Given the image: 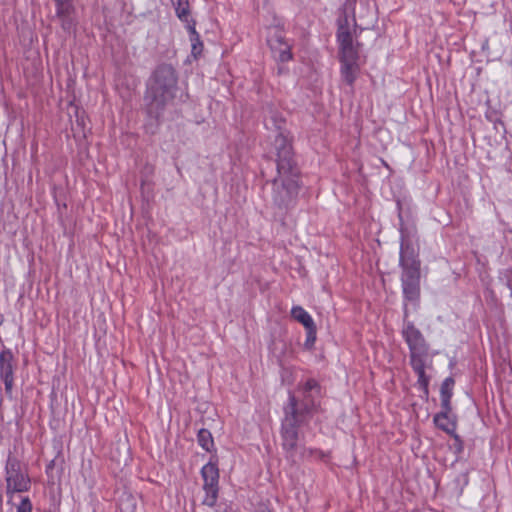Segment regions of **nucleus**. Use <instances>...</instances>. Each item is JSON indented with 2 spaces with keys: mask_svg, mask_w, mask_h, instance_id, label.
Here are the masks:
<instances>
[{
  "mask_svg": "<svg viewBox=\"0 0 512 512\" xmlns=\"http://www.w3.org/2000/svg\"><path fill=\"white\" fill-rule=\"evenodd\" d=\"M304 393L307 394V397H311L312 399L315 396H319L320 387L318 383L314 379H309L304 386Z\"/></svg>",
  "mask_w": 512,
  "mask_h": 512,
  "instance_id": "obj_19",
  "label": "nucleus"
},
{
  "mask_svg": "<svg viewBox=\"0 0 512 512\" xmlns=\"http://www.w3.org/2000/svg\"><path fill=\"white\" fill-rule=\"evenodd\" d=\"M402 334L410 350V364L418 375V384L427 393L429 378L425 368L430 362L429 347L422 333L411 323L404 326Z\"/></svg>",
  "mask_w": 512,
  "mask_h": 512,
  "instance_id": "obj_4",
  "label": "nucleus"
},
{
  "mask_svg": "<svg viewBox=\"0 0 512 512\" xmlns=\"http://www.w3.org/2000/svg\"><path fill=\"white\" fill-rule=\"evenodd\" d=\"M57 3V16L59 18H65L71 16L73 12V6L70 0H56Z\"/></svg>",
  "mask_w": 512,
  "mask_h": 512,
  "instance_id": "obj_18",
  "label": "nucleus"
},
{
  "mask_svg": "<svg viewBox=\"0 0 512 512\" xmlns=\"http://www.w3.org/2000/svg\"><path fill=\"white\" fill-rule=\"evenodd\" d=\"M454 384H455L454 379L452 377H448L443 381V383L441 385V389H440L441 406H442V409H444L446 411H451L450 400H451V397L453 394Z\"/></svg>",
  "mask_w": 512,
  "mask_h": 512,
  "instance_id": "obj_13",
  "label": "nucleus"
},
{
  "mask_svg": "<svg viewBox=\"0 0 512 512\" xmlns=\"http://www.w3.org/2000/svg\"><path fill=\"white\" fill-rule=\"evenodd\" d=\"M13 354L5 349L0 353V378L5 384V390L11 392L13 387Z\"/></svg>",
  "mask_w": 512,
  "mask_h": 512,
  "instance_id": "obj_10",
  "label": "nucleus"
},
{
  "mask_svg": "<svg viewBox=\"0 0 512 512\" xmlns=\"http://www.w3.org/2000/svg\"><path fill=\"white\" fill-rule=\"evenodd\" d=\"M201 475L204 482L203 489L205 491L203 504L212 507L215 505L218 498L219 470L216 464L209 462L202 467Z\"/></svg>",
  "mask_w": 512,
  "mask_h": 512,
  "instance_id": "obj_7",
  "label": "nucleus"
},
{
  "mask_svg": "<svg viewBox=\"0 0 512 512\" xmlns=\"http://www.w3.org/2000/svg\"><path fill=\"white\" fill-rule=\"evenodd\" d=\"M60 19H61V24H62L63 29L64 30H70L71 27H72L71 16L65 17V18H60Z\"/></svg>",
  "mask_w": 512,
  "mask_h": 512,
  "instance_id": "obj_22",
  "label": "nucleus"
},
{
  "mask_svg": "<svg viewBox=\"0 0 512 512\" xmlns=\"http://www.w3.org/2000/svg\"><path fill=\"white\" fill-rule=\"evenodd\" d=\"M178 75L170 64H160L152 72L146 90L148 111L158 117L160 112L175 97L177 91Z\"/></svg>",
  "mask_w": 512,
  "mask_h": 512,
  "instance_id": "obj_2",
  "label": "nucleus"
},
{
  "mask_svg": "<svg viewBox=\"0 0 512 512\" xmlns=\"http://www.w3.org/2000/svg\"><path fill=\"white\" fill-rule=\"evenodd\" d=\"M400 264L401 267H420V261L417 258V253L409 243H402L401 245Z\"/></svg>",
  "mask_w": 512,
  "mask_h": 512,
  "instance_id": "obj_12",
  "label": "nucleus"
},
{
  "mask_svg": "<svg viewBox=\"0 0 512 512\" xmlns=\"http://www.w3.org/2000/svg\"><path fill=\"white\" fill-rule=\"evenodd\" d=\"M119 512H135V506L132 499L127 498L119 504Z\"/></svg>",
  "mask_w": 512,
  "mask_h": 512,
  "instance_id": "obj_20",
  "label": "nucleus"
},
{
  "mask_svg": "<svg viewBox=\"0 0 512 512\" xmlns=\"http://www.w3.org/2000/svg\"><path fill=\"white\" fill-rule=\"evenodd\" d=\"M449 412L443 409V411L434 417V422L437 427L441 428L442 430L449 432L453 429L454 425L451 422L449 418Z\"/></svg>",
  "mask_w": 512,
  "mask_h": 512,
  "instance_id": "obj_16",
  "label": "nucleus"
},
{
  "mask_svg": "<svg viewBox=\"0 0 512 512\" xmlns=\"http://www.w3.org/2000/svg\"><path fill=\"white\" fill-rule=\"evenodd\" d=\"M337 40L341 62V76L344 82L352 85L359 72L358 48L353 43V36L347 15L338 20Z\"/></svg>",
  "mask_w": 512,
  "mask_h": 512,
  "instance_id": "obj_3",
  "label": "nucleus"
},
{
  "mask_svg": "<svg viewBox=\"0 0 512 512\" xmlns=\"http://www.w3.org/2000/svg\"><path fill=\"white\" fill-rule=\"evenodd\" d=\"M403 293L409 300H415L420 292V267H402Z\"/></svg>",
  "mask_w": 512,
  "mask_h": 512,
  "instance_id": "obj_8",
  "label": "nucleus"
},
{
  "mask_svg": "<svg viewBox=\"0 0 512 512\" xmlns=\"http://www.w3.org/2000/svg\"><path fill=\"white\" fill-rule=\"evenodd\" d=\"M6 495L11 500L16 493L27 492L31 480L26 469L16 457L9 456L5 466Z\"/></svg>",
  "mask_w": 512,
  "mask_h": 512,
  "instance_id": "obj_5",
  "label": "nucleus"
},
{
  "mask_svg": "<svg viewBox=\"0 0 512 512\" xmlns=\"http://www.w3.org/2000/svg\"><path fill=\"white\" fill-rule=\"evenodd\" d=\"M187 28L190 32V41L192 43V53L194 56H197L198 54L201 53L203 44L200 41L198 33L196 32L195 22H192V24H189L187 26Z\"/></svg>",
  "mask_w": 512,
  "mask_h": 512,
  "instance_id": "obj_17",
  "label": "nucleus"
},
{
  "mask_svg": "<svg viewBox=\"0 0 512 512\" xmlns=\"http://www.w3.org/2000/svg\"><path fill=\"white\" fill-rule=\"evenodd\" d=\"M199 445L206 451L210 452L214 447L212 434L207 429H200L197 435Z\"/></svg>",
  "mask_w": 512,
  "mask_h": 512,
  "instance_id": "obj_15",
  "label": "nucleus"
},
{
  "mask_svg": "<svg viewBox=\"0 0 512 512\" xmlns=\"http://www.w3.org/2000/svg\"><path fill=\"white\" fill-rule=\"evenodd\" d=\"M17 512H32V504L28 497L22 498L20 504L17 506Z\"/></svg>",
  "mask_w": 512,
  "mask_h": 512,
  "instance_id": "obj_21",
  "label": "nucleus"
},
{
  "mask_svg": "<svg viewBox=\"0 0 512 512\" xmlns=\"http://www.w3.org/2000/svg\"><path fill=\"white\" fill-rule=\"evenodd\" d=\"M291 316L294 320L301 323L306 329L309 338H315L316 325L311 315L301 306H294L291 309Z\"/></svg>",
  "mask_w": 512,
  "mask_h": 512,
  "instance_id": "obj_11",
  "label": "nucleus"
},
{
  "mask_svg": "<svg viewBox=\"0 0 512 512\" xmlns=\"http://www.w3.org/2000/svg\"><path fill=\"white\" fill-rule=\"evenodd\" d=\"M277 155V176L272 182V201L280 209L292 207L299 191V171L293 159L289 139L278 133L274 140Z\"/></svg>",
  "mask_w": 512,
  "mask_h": 512,
  "instance_id": "obj_1",
  "label": "nucleus"
},
{
  "mask_svg": "<svg viewBox=\"0 0 512 512\" xmlns=\"http://www.w3.org/2000/svg\"><path fill=\"white\" fill-rule=\"evenodd\" d=\"M315 340H316V337L313 339V338H309V336L307 335V341H306V344L313 345V343L315 342Z\"/></svg>",
  "mask_w": 512,
  "mask_h": 512,
  "instance_id": "obj_23",
  "label": "nucleus"
},
{
  "mask_svg": "<svg viewBox=\"0 0 512 512\" xmlns=\"http://www.w3.org/2000/svg\"><path fill=\"white\" fill-rule=\"evenodd\" d=\"M268 44L278 61L287 62L292 59L291 46L285 41L280 30L274 29V33L268 38Z\"/></svg>",
  "mask_w": 512,
  "mask_h": 512,
  "instance_id": "obj_9",
  "label": "nucleus"
},
{
  "mask_svg": "<svg viewBox=\"0 0 512 512\" xmlns=\"http://www.w3.org/2000/svg\"><path fill=\"white\" fill-rule=\"evenodd\" d=\"M290 405L291 413H286L282 423V446L288 453L293 455L298 448L299 441V420L294 397L290 398Z\"/></svg>",
  "mask_w": 512,
  "mask_h": 512,
  "instance_id": "obj_6",
  "label": "nucleus"
},
{
  "mask_svg": "<svg viewBox=\"0 0 512 512\" xmlns=\"http://www.w3.org/2000/svg\"><path fill=\"white\" fill-rule=\"evenodd\" d=\"M173 6L175 7L177 17L187 24H192L194 22L190 19V9L188 0H171Z\"/></svg>",
  "mask_w": 512,
  "mask_h": 512,
  "instance_id": "obj_14",
  "label": "nucleus"
}]
</instances>
